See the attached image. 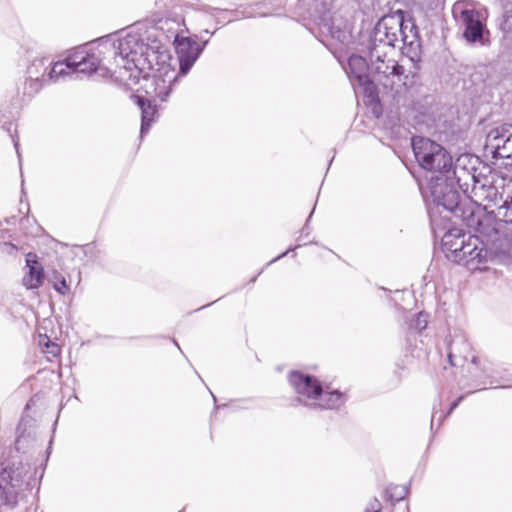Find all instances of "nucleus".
Segmentation results:
<instances>
[{
	"instance_id": "obj_7",
	"label": "nucleus",
	"mask_w": 512,
	"mask_h": 512,
	"mask_svg": "<svg viewBox=\"0 0 512 512\" xmlns=\"http://www.w3.org/2000/svg\"><path fill=\"white\" fill-rule=\"evenodd\" d=\"M423 194L427 201L436 206H442L448 211L458 209L460 194L450 173L431 175Z\"/></svg>"
},
{
	"instance_id": "obj_30",
	"label": "nucleus",
	"mask_w": 512,
	"mask_h": 512,
	"mask_svg": "<svg viewBox=\"0 0 512 512\" xmlns=\"http://www.w3.org/2000/svg\"><path fill=\"white\" fill-rule=\"evenodd\" d=\"M381 503L377 499H373L367 506L365 512H380Z\"/></svg>"
},
{
	"instance_id": "obj_25",
	"label": "nucleus",
	"mask_w": 512,
	"mask_h": 512,
	"mask_svg": "<svg viewBox=\"0 0 512 512\" xmlns=\"http://www.w3.org/2000/svg\"><path fill=\"white\" fill-rule=\"evenodd\" d=\"M461 342L464 345V351H467L469 349V346L467 343H465L464 339L460 337L458 340H453L452 343L449 346V352H448V359L451 365L455 366L457 363L455 361L456 358V345Z\"/></svg>"
},
{
	"instance_id": "obj_6",
	"label": "nucleus",
	"mask_w": 512,
	"mask_h": 512,
	"mask_svg": "<svg viewBox=\"0 0 512 512\" xmlns=\"http://www.w3.org/2000/svg\"><path fill=\"white\" fill-rule=\"evenodd\" d=\"M31 466L22 462L15 469L0 464V504L13 508L18 502V492L30 486Z\"/></svg>"
},
{
	"instance_id": "obj_38",
	"label": "nucleus",
	"mask_w": 512,
	"mask_h": 512,
	"mask_svg": "<svg viewBox=\"0 0 512 512\" xmlns=\"http://www.w3.org/2000/svg\"><path fill=\"white\" fill-rule=\"evenodd\" d=\"M435 419H436V412H433L432 419H431V426H433Z\"/></svg>"
},
{
	"instance_id": "obj_17",
	"label": "nucleus",
	"mask_w": 512,
	"mask_h": 512,
	"mask_svg": "<svg viewBox=\"0 0 512 512\" xmlns=\"http://www.w3.org/2000/svg\"><path fill=\"white\" fill-rule=\"evenodd\" d=\"M134 98L141 110L140 135L143 137L149 131L151 124L155 120L157 114L156 105L154 104L155 101L146 97L136 95Z\"/></svg>"
},
{
	"instance_id": "obj_20",
	"label": "nucleus",
	"mask_w": 512,
	"mask_h": 512,
	"mask_svg": "<svg viewBox=\"0 0 512 512\" xmlns=\"http://www.w3.org/2000/svg\"><path fill=\"white\" fill-rule=\"evenodd\" d=\"M507 196L497 209L491 210L495 218L505 223L512 224V184L507 188Z\"/></svg>"
},
{
	"instance_id": "obj_14",
	"label": "nucleus",
	"mask_w": 512,
	"mask_h": 512,
	"mask_svg": "<svg viewBox=\"0 0 512 512\" xmlns=\"http://www.w3.org/2000/svg\"><path fill=\"white\" fill-rule=\"evenodd\" d=\"M459 21L464 28L463 36L467 42H479L482 45L484 44L483 36L485 27L483 24V16L479 11L475 9H464L460 13Z\"/></svg>"
},
{
	"instance_id": "obj_42",
	"label": "nucleus",
	"mask_w": 512,
	"mask_h": 512,
	"mask_svg": "<svg viewBox=\"0 0 512 512\" xmlns=\"http://www.w3.org/2000/svg\"><path fill=\"white\" fill-rule=\"evenodd\" d=\"M476 360H477V358H476V357H473V360H472V361H473V363H476Z\"/></svg>"
},
{
	"instance_id": "obj_26",
	"label": "nucleus",
	"mask_w": 512,
	"mask_h": 512,
	"mask_svg": "<svg viewBox=\"0 0 512 512\" xmlns=\"http://www.w3.org/2000/svg\"><path fill=\"white\" fill-rule=\"evenodd\" d=\"M497 158H512V132L510 137L506 138L505 142L502 143V148L498 152Z\"/></svg>"
},
{
	"instance_id": "obj_19",
	"label": "nucleus",
	"mask_w": 512,
	"mask_h": 512,
	"mask_svg": "<svg viewBox=\"0 0 512 512\" xmlns=\"http://www.w3.org/2000/svg\"><path fill=\"white\" fill-rule=\"evenodd\" d=\"M512 126L501 125L491 129L486 136V148L490 149L493 157L497 158L498 152L502 148V143L510 137Z\"/></svg>"
},
{
	"instance_id": "obj_22",
	"label": "nucleus",
	"mask_w": 512,
	"mask_h": 512,
	"mask_svg": "<svg viewBox=\"0 0 512 512\" xmlns=\"http://www.w3.org/2000/svg\"><path fill=\"white\" fill-rule=\"evenodd\" d=\"M50 281L52 282L54 289L59 294L66 295L70 292V286L61 273L54 271L51 275Z\"/></svg>"
},
{
	"instance_id": "obj_21",
	"label": "nucleus",
	"mask_w": 512,
	"mask_h": 512,
	"mask_svg": "<svg viewBox=\"0 0 512 512\" xmlns=\"http://www.w3.org/2000/svg\"><path fill=\"white\" fill-rule=\"evenodd\" d=\"M52 61L49 57H42L35 59L31 65L27 68V74L29 78H40L42 81L47 80V71Z\"/></svg>"
},
{
	"instance_id": "obj_16",
	"label": "nucleus",
	"mask_w": 512,
	"mask_h": 512,
	"mask_svg": "<svg viewBox=\"0 0 512 512\" xmlns=\"http://www.w3.org/2000/svg\"><path fill=\"white\" fill-rule=\"evenodd\" d=\"M26 266L28 267V273L23 277V285L27 289L39 288L44 280V270L41 264L36 260L35 254H27Z\"/></svg>"
},
{
	"instance_id": "obj_36",
	"label": "nucleus",
	"mask_w": 512,
	"mask_h": 512,
	"mask_svg": "<svg viewBox=\"0 0 512 512\" xmlns=\"http://www.w3.org/2000/svg\"><path fill=\"white\" fill-rule=\"evenodd\" d=\"M262 271H263V270H261V271H260L256 276H254V277L250 280V282H251V283L255 282V281H256V279H257V277L262 273Z\"/></svg>"
},
{
	"instance_id": "obj_11",
	"label": "nucleus",
	"mask_w": 512,
	"mask_h": 512,
	"mask_svg": "<svg viewBox=\"0 0 512 512\" xmlns=\"http://www.w3.org/2000/svg\"><path fill=\"white\" fill-rule=\"evenodd\" d=\"M286 2L287 0H263L241 6L239 9L231 11L233 18L229 19L227 23L240 18L280 16L283 14L281 10L285 9Z\"/></svg>"
},
{
	"instance_id": "obj_32",
	"label": "nucleus",
	"mask_w": 512,
	"mask_h": 512,
	"mask_svg": "<svg viewBox=\"0 0 512 512\" xmlns=\"http://www.w3.org/2000/svg\"><path fill=\"white\" fill-rule=\"evenodd\" d=\"M389 49L388 48H381V52H378L379 53V58L380 60H387V59H390L388 57V53H389Z\"/></svg>"
},
{
	"instance_id": "obj_23",
	"label": "nucleus",
	"mask_w": 512,
	"mask_h": 512,
	"mask_svg": "<svg viewBox=\"0 0 512 512\" xmlns=\"http://www.w3.org/2000/svg\"><path fill=\"white\" fill-rule=\"evenodd\" d=\"M500 29L504 39L508 42H512V10L506 11L503 14Z\"/></svg>"
},
{
	"instance_id": "obj_35",
	"label": "nucleus",
	"mask_w": 512,
	"mask_h": 512,
	"mask_svg": "<svg viewBox=\"0 0 512 512\" xmlns=\"http://www.w3.org/2000/svg\"><path fill=\"white\" fill-rule=\"evenodd\" d=\"M218 10H219L218 8L208 7L206 9V12L209 13V14H212L213 11H218Z\"/></svg>"
},
{
	"instance_id": "obj_12",
	"label": "nucleus",
	"mask_w": 512,
	"mask_h": 512,
	"mask_svg": "<svg viewBox=\"0 0 512 512\" xmlns=\"http://www.w3.org/2000/svg\"><path fill=\"white\" fill-rule=\"evenodd\" d=\"M208 39L199 44L190 37H176L175 48L179 59V74L186 75L203 52Z\"/></svg>"
},
{
	"instance_id": "obj_18",
	"label": "nucleus",
	"mask_w": 512,
	"mask_h": 512,
	"mask_svg": "<svg viewBox=\"0 0 512 512\" xmlns=\"http://www.w3.org/2000/svg\"><path fill=\"white\" fill-rule=\"evenodd\" d=\"M466 234L459 229L449 230L443 237V247L448 259L454 261V254H460L462 245L467 240Z\"/></svg>"
},
{
	"instance_id": "obj_31",
	"label": "nucleus",
	"mask_w": 512,
	"mask_h": 512,
	"mask_svg": "<svg viewBox=\"0 0 512 512\" xmlns=\"http://www.w3.org/2000/svg\"><path fill=\"white\" fill-rule=\"evenodd\" d=\"M463 400V396H460L458 399H456L454 402H452L451 406H450V409L449 411L447 412L446 415H440L439 417V420H442L444 417H446L448 414H450L459 404L460 402Z\"/></svg>"
},
{
	"instance_id": "obj_2",
	"label": "nucleus",
	"mask_w": 512,
	"mask_h": 512,
	"mask_svg": "<svg viewBox=\"0 0 512 512\" xmlns=\"http://www.w3.org/2000/svg\"><path fill=\"white\" fill-rule=\"evenodd\" d=\"M290 384L294 386L296 401L304 406L320 410L339 409L346 402L345 394L339 390L323 389L313 376L290 371Z\"/></svg>"
},
{
	"instance_id": "obj_41",
	"label": "nucleus",
	"mask_w": 512,
	"mask_h": 512,
	"mask_svg": "<svg viewBox=\"0 0 512 512\" xmlns=\"http://www.w3.org/2000/svg\"><path fill=\"white\" fill-rule=\"evenodd\" d=\"M216 23H222V19H216Z\"/></svg>"
},
{
	"instance_id": "obj_10",
	"label": "nucleus",
	"mask_w": 512,
	"mask_h": 512,
	"mask_svg": "<svg viewBox=\"0 0 512 512\" xmlns=\"http://www.w3.org/2000/svg\"><path fill=\"white\" fill-rule=\"evenodd\" d=\"M402 23L394 17H383L376 25L369 47L379 46L393 51L402 36Z\"/></svg>"
},
{
	"instance_id": "obj_34",
	"label": "nucleus",
	"mask_w": 512,
	"mask_h": 512,
	"mask_svg": "<svg viewBox=\"0 0 512 512\" xmlns=\"http://www.w3.org/2000/svg\"><path fill=\"white\" fill-rule=\"evenodd\" d=\"M288 254V250L284 251L282 254H280L277 258L273 259L272 261L268 262L267 263V266L270 265L272 262H274L275 260H277L278 258L280 257H284Z\"/></svg>"
},
{
	"instance_id": "obj_33",
	"label": "nucleus",
	"mask_w": 512,
	"mask_h": 512,
	"mask_svg": "<svg viewBox=\"0 0 512 512\" xmlns=\"http://www.w3.org/2000/svg\"><path fill=\"white\" fill-rule=\"evenodd\" d=\"M26 441L25 437L24 436H19L16 440V443H15V447L16 449L19 451L22 446H23V443Z\"/></svg>"
},
{
	"instance_id": "obj_24",
	"label": "nucleus",
	"mask_w": 512,
	"mask_h": 512,
	"mask_svg": "<svg viewBox=\"0 0 512 512\" xmlns=\"http://www.w3.org/2000/svg\"><path fill=\"white\" fill-rule=\"evenodd\" d=\"M41 82H43L40 78H27V80L25 81V84H24V94L25 95H33L34 93H37L42 84Z\"/></svg>"
},
{
	"instance_id": "obj_4",
	"label": "nucleus",
	"mask_w": 512,
	"mask_h": 512,
	"mask_svg": "<svg viewBox=\"0 0 512 512\" xmlns=\"http://www.w3.org/2000/svg\"><path fill=\"white\" fill-rule=\"evenodd\" d=\"M512 184V178L504 176L495 171H490L488 175L483 176L474 184L470 194L467 196L480 206L487 213L492 214L491 210L497 209V206L506 198L507 188Z\"/></svg>"
},
{
	"instance_id": "obj_9",
	"label": "nucleus",
	"mask_w": 512,
	"mask_h": 512,
	"mask_svg": "<svg viewBox=\"0 0 512 512\" xmlns=\"http://www.w3.org/2000/svg\"><path fill=\"white\" fill-rule=\"evenodd\" d=\"M477 159L469 154L460 155L455 163H452L450 176L459 189L468 195L470 188L481 178L476 175L475 164Z\"/></svg>"
},
{
	"instance_id": "obj_13",
	"label": "nucleus",
	"mask_w": 512,
	"mask_h": 512,
	"mask_svg": "<svg viewBox=\"0 0 512 512\" xmlns=\"http://www.w3.org/2000/svg\"><path fill=\"white\" fill-rule=\"evenodd\" d=\"M488 252L477 236L468 235L460 254H454V262L466 266L469 270H480L486 261Z\"/></svg>"
},
{
	"instance_id": "obj_8",
	"label": "nucleus",
	"mask_w": 512,
	"mask_h": 512,
	"mask_svg": "<svg viewBox=\"0 0 512 512\" xmlns=\"http://www.w3.org/2000/svg\"><path fill=\"white\" fill-rule=\"evenodd\" d=\"M179 75L169 65H162L156 73L143 76L141 88L144 90L146 98L153 101H166Z\"/></svg>"
},
{
	"instance_id": "obj_15",
	"label": "nucleus",
	"mask_w": 512,
	"mask_h": 512,
	"mask_svg": "<svg viewBox=\"0 0 512 512\" xmlns=\"http://www.w3.org/2000/svg\"><path fill=\"white\" fill-rule=\"evenodd\" d=\"M368 70L370 66L365 58L359 55H352L348 59L347 74L350 80L356 81L359 86L363 87L366 93L371 94L373 91V83L370 80Z\"/></svg>"
},
{
	"instance_id": "obj_37",
	"label": "nucleus",
	"mask_w": 512,
	"mask_h": 512,
	"mask_svg": "<svg viewBox=\"0 0 512 512\" xmlns=\"http://www.w3.org/2000/svg\"><path fill=\"white\" fill-rule=\"evenodd\" d=\"M283 369H284V365H279V366L276 367V371L277 372H282Z\"/></svg>"
},
{
	"instance_id": "obj_28",
	"label": "nucleus",
	"mask_w": 512,
	"mask_h": 512,
	"mask_svg": "<svg viewBox=\"0 0 512 512\" xmlns=\"http://www.w3.org/2000/svg\"><path fill=\"white\" fill-rule=\"evenodd\" d=\"M18 251V248L15 244L11 242H2L0 243V252L7 255H13Z\"/></svg>"
},
{
	"instance_id": "obj_5",
	"label": "nucleus",
	"mask_w": 512,
	"mask_h": 512,
	"mask_svg": "<svg viewBox=\"0 0 512 512\" xmlns=\"http://www.w3.org/2000/svg\"><path fill=\"white\" fill-rule=\"evenodd\" d=\"M412 149L419 165L432 175L451 173L452 157L440 144L429 138L414 137Z\"/></svg>"
},
{
	"instance_id": "obj_27",
	"label": "nucleus",
	"mask_w": 512,
	"mask_h": 512,
	"mask_svg": "<svg viewBox=\"0 0 512 512\" xmlns=\"http://www.w3.org/2000/svg\"><path fill=\"white\" fill-rule=\"evenodd\" d=\"M427 317L423 313H419L412 324V327L418 331H422L427 326Z\"/></svg>"
},
{
	"instance_id": "obj_29",
	"label": "nucleus",
	"mask_w": 512,
	"mask_h": 512,
	"mask_svg": "<svg viewBox=\"0 0 512 512\" xmlns=\"http://www.w3.org/2000/svg\"><path fill=\"white\" fill-rule=\"evenodd\" d=\"M12 126H13V124H12L11 122H9V123H5V124L2 126V129H3L4 131H6L7 133H9V134H10V136H11V138H12V141H13V144H14V146H15V148H16V151H17V153L19 154V150H18L19 141H18V139H17V138H15V137L13 136V134H12Z\"/></svg>"
},
{
	"instance_id": "obj_1",
	"label": "nucleus",
	"mask_w": 512,
	"mask_h": 512,
	"mask_svg": "<svg viewBox=\"0 0 512 512\" xmlns=\"http://www.w3.org/2000/svg\"><path fill=\"white\" fill-rule=\"evenodd\" d=\"M133 25L128 31H120L99 39L96 43L78 47L65 62L55 63L47 71V80H56L69 69L74 73L115 78L125 86L137 84L145 65L153 67L158 61L162 45L154 35L139 33Z\"/></svg>"
},
{
	"instance_id": "obj_3",
	"label": "nucleus",
	"mask_w": 512,
	"mask_h": 512,
	"mask_svg": "<svg viewBox=\"0 0 512 512\" xmlns=\"http://www.w3.org/2000/svg\"><path fill=\"white\" fill-rule=\"evenodd\" d=\"M378 52H381L379 46L369 47L370 70L376 81L395 94H401L413 85L414 72L407 71L404 65L394 59L380 60Z\"/></svg>"
},
{
	"instance_id": "obj_40",
	"label": "nucleus",
	"mask_w": 512,
	"mask_h": 512,
	"mask_svg": "<svg viewBox=\"0 0 512 512\" xmlns=\"http://www.w3.org/2000/svg\"><path fill=\"white\" fill-rule=\"evenodd\" d=\"M173 342L176 345V347L180 350V346H179L178 342H176L175 340Z\"/></svg>"
},
{
	"instance_id": "obj_39",
	"label": "nucleus",
	"mask_w": 512,
	"mask_h": 512,
	"mask_svg": "<svg viewBox=\"0 0 512 512\" xmlns=\"http://www.w3.org/2000/svg\"><path fill=\"white\" fill-rule=\"evenodd\" d=\"M204 33H205V34H211V35H213V34H214V32H209L208 30H204Z\"/></svg>"
}]
</instances>
